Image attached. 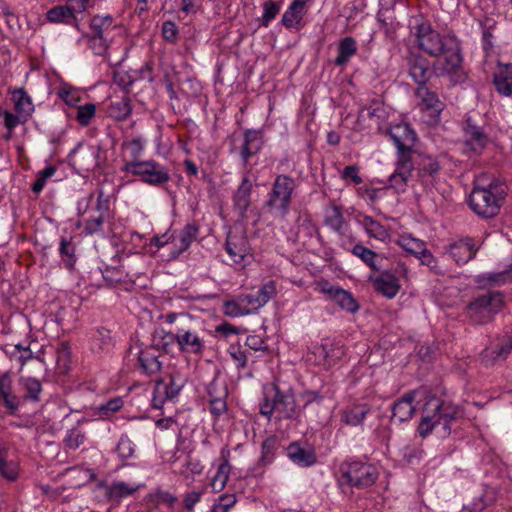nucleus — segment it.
Returning a JSON list of instances; mask_svg holds the SVG:
<instances>
[{"label": "nucleus", "mask_w": 512, "mask_h": 512, "mask_svg": "<svg viewBox=\"0 0 512 512\" xmlns=\"http://www.w3.org/2000/svg\"><path fill=\"white\" fill-rule=\"evenodd\" d=\"M415 38L420 50L437 58L431 69L430 61L419 52L410 51L404 58L408 75L419 86H425L433 73L438 77H449L454 84L461 83L466 74L463 69V54L460 40L455 34H440L427 21L415 27Z\"/></svg>", "instance_id": "nucleus-1"}, {"label": "nucleus", "mask_w": 512, "mask_h": 512, "mask_svg": "<svg viewBox=\"0 0 512 512\" xmlns=\"http://www.w3.org/2000/svg\"><path fill=\"white\" fill-rule=\"evenodd\" d=\"M505 197L504 184L492 180L487 185H481L477 180L469 195L468 205L478 217L491 219L500 213Z\"/></svg>", "instance_id": "nucleus-2"}, {"label": "nucleus", "mask_w": 512, "mask_h": 512, "mask_svg": "<svg viewBox=\"0 0 512 512\" xmlns=\"http://www.w3.org/2000/svg\"><path fill=\"white\" fill-rule=\"evenodd\" d=\"M176 343L182 353L202 356L208 332L203 323L190 315H181L176 324Z\"/></svg>", "instance_id": "nucleus-3"}, {"label": "nucleus", "mask_w": 512, "mask_h": 512, "mask_svg": "<svg viewBox=\"0 0 512 512\" xmlns=\"http://www.w3.org/2000/svg\"><path fill=\"white\" fill-rule=\"evenodd\" d=\"M504 306L500 291H487L474 297L465 307L464 315L472 325H485L494 320Z\"/></svg>", "instance_id": "nucleus-4"}, {"label": "nucleus", "mask_w": 512, "mask_h": 512, "mask_svg": "<svg viewBox=\"0 0 512 512\" xmlns=\"http://www.w3.org/2000/svg\"><path fill=\"white\" fill-rule=\"evenodd\" d=\"M274 395L270 399L264 396L263 402L260 404V414L270 417L274 412L279 418L294 419L300 415L301 409L296 404L295 395L292 389L281 390L277 384L272 386Z\"/></svg>", "instance_id": "nucleus-5"}, {"label": "nucleus", "mask_w": 512, "mask_h": 512, "mask_svg": "<svg viewBox=\"0 0 512 512\" xmlns=\"http://www.w3.org/2000/svg\"><path fill=\"white\" fill-rule=\"evenodd\" d=\"M121 171L138 177L141 182L150 186L160 187L170 181L168 167L153 159L125 162Z\"/></svg>", "instance_id": "nucleus-6"}, {"label": "nucleus", "mask_w": 512, "mask_h": 512, "mask_svg": "<svg viewBox=\"0 0 512 512\" xmlns=\"http://www.w3.org/2000/svg\"><path fill=\"white\" fill-rule=\"evenodd\" d=\"M341 479L352 488L365 489L372 486L377 478V468L362 461H346L340 466Z\"/></svg>", "instance_id": "nucleus-7"}, {"label": "nucleus", "mask_w": 512, "mask_h": 512, "mask_svg": "<svg viewBox=\"0 0 512 512\" xmlns=\"http://www.w3.org/2000/svg\"><path fill=\"white\" fill-rule=\"evenodd\" d=\"M295 188L294 178L284 174L278 175L272 184L271 191L268 193L266 206L270 210L277 211L281 218H285L289 212Z\"/></svg>", "instance_id": "nucleus-8"}, {"label": "nucleus", "mask_w": 512, "mask_h": 512, "mask_svg": "<svg viewBox=\"0 0 512 512\" xmlns=\"http://www.w3.org/2000/svg\"><path fill=\"white\" fill-rule=\"evenodd\" d=\"M112 218L109 197L105 196L103 191H99L93 212L84 222L83 233L103 234L105 223L110 222Z\"/></svg>", "instance_id": "nucleus-9"}, {"label": "nucleus", "mask_w": 512, "mask_h": 512, "mask_svg": "<svg viewBox=\"0 0 512 512\" xmlns=\"http://www.w3.org/2000/svg\"><path fill=\"white\" fill-rule=\"evenodd\" d=\"M464 131V144L467 149L476 155H480L489 143V137L485 133L483 127L475 124L471 117L465 121Z\"/></svg>", "instance_id": "nucleus-10"}, {"label": "nucleus", "mask_w": 512, "mask_h": 512, "mask_svg": "<svg viewBox=\"0 0 512 512\" xmlns=\"http://www.w3.org/2000/svg\"><path fill=\"white\" fill-rule=\"evenodd\" d=\"M438 404L440 407L434 411L437 420L439 422L440 431H438L440 437H447L451 433V424L453 421L464 417L463 410L452 403L443 402L438 398Z\"/></svg>", "instance_id": "nucleus-11"}, {"label": "nucleus", "mask_w": 512, "mask_h": 512, "mask_svg": "<svg viewBox=\"0 0 512 512\" xmlns=\"http://www.w3.org/2000/svg\"><path fill=\"white\" fill-rule=\"evenodd\" d=\"M388 135L394 142L397 153H413L412 148L417 140V135L408 123L391 126Z\"/></svg>", "instance_id": "nucleus-12"}, {"label": "nucleus", "mask_w": 512, "mask_h": 512, "mask_svg": "<svg viewBox=\"0 0 512 512\" xmlns=\"http://www.w3.org/2000/svg\"><path fill=\"white\" fill-rule=\"evenodd\" d=\"M287 457L297 466L307 468L317 462L315 449L307 442L294 441L286 447Z\"/></svg>", "instance_id": "nucleus-13"}, {"label": "nucleus", "mask_w": 512, "mask_h": 512, "mask_svg": "<svg viewBox=\"0 0 512 512\" xmlns=\"http://www.w3.org/2000/svg\"><path fill=\"white\" fill-rule=\"evenodd\" d=\"M416 97L420 100V108L422 111L428 112L431 116V123L436 124L439 121L441 112L445 105L439 99L437 93L431 91L427 85L419 86L415 90Z\"/></svg>", "instance_id": "nucleus-14"}, {"label": "nucleus", "mask_w": 512, "mask_h": 512, "mask_svg": "<svg viewBox=\"0 0 512 512\" xmlns=\"http://www.w3.org/2000/svg\"><path fill=\"white\" fill-rule=\"evenodd\" d=\"M415 170L423 185H433L441 170L436 157L428 154H419L415 160Z\"/></svg>", "instance_id": "nucleus-15"}, {"label": "nucleus", "mask_w": 512, "mask_h": 512, "mask_svg": "<svg viewBox=\"0 0 512 512\" xmlns=\"http://www.w3.org/2000/svg\"><path fill=\"white\" fill-rule=\"evenodd\" d=\"M225 250L233 262L240 264L250 252V245L243 232L229 231L225 242Z\"/></svg>", "instance_id": "nucleus-16"}, {"label": "nucleus", "mask_w": 512, "mask_h": 512, "mask_svg": "<svg viewBox=\"0 0 512 512\" xmlns=\"http://www.w3.org/2000/svg\"><path fill=\"white\" fill-rule=\"evenodd\" d=\"M478 251L472 238L460 239L445 247V252L457 265H463L472 260Z\"/></svg>", "instance_id": "nucleus-17"}, {"label": "nucleus", "mask_w": 512, "mask_h": 512, "mask_svg": "<svg viewBox=\"0 0 512 512\" xmlns=\"http://www.w3.org/2000/svg\"><path fill=\"white\" fill-rule=\"evenodd\" d=\"M264 144L263 131L260 129H246L243 132V142L239 154L243 165L247 166L249 159L260 152Z\"/></svg>", "instance_id": "nucleus-18"}, {"label": "nucleus", "mask_w": 512, "mask_h": 512, "mask_svg": "<svg viewBox=\"0 0 512 512\" xmlns=\"http://www.w3.org/2000/svg\"><path fill=\"white\" fill-rule=\"evenodd\" d=\"M313 353L318 358L319 364L330 368L342 358L344 350L339 343L324 339L321 344L314 347Z\"/></svg>", "instance_id": "nucleus-19"}, {"label": "nucleus", "mask_w": 512, "mask_h": 512, "mask_svg": "<svg viewBox=\"0 0 512 512\" xmlns=\"http://www.w3.org/2000/svg\"><path fill=\"white\" fill-rule=\"evenodd\" d=\"M276 293L275 283L269 281L262 285L255 293L241 294L240 301L244 308L249 309L250 313L263 307Z\"/></svg>", "instance_id": "nucleus-20"}, {"label": "nucleus", "mask_w": 512, "mask_h": 512, "mask_svg": "<svg viewBox=\"0 0 512 512\" xmlns=\"http://www.w3.org/2000/svg\"><path fill=\"white\" fill-rule=\"evenodd\" d=\"M415 395V391L407 392L393 403L391 407V423L401 424L412 419L415 413V406L413 405Z\"/></svg>", "instance_id": "nucleus-21"}, {"label": "nucleus", "mask_w": 512, "mask_h": 512, "mask_svg": "<svg viewBox=\"0 0 512 512\" xmlns=\"http://www.w3.org/2000/svg\"><path fill=\"white\" fill-rule=\"evenodd\" d=\"M439 407L438 398L435 396L430 397L425 402L422 409V418L417 429L420 437H427L434 429L440 430L439 422L434 413Z\"/></svg>", "instance_id": "nucleus-22"}, {"label": "nucleus", "mask_w": 512, "mask_h": 512, "mask_svg": "<svg viewBox=\"0 0 512 512\" xmlns=\"http://www.w3.org/2000/svg\"><path fill=\"white\" fill-rule=\"evenodd\" d=\"M252 188L253 184L247 173L243 176L240 185L232 197L234 208L241 218L246 217L247 210L251 204Z\"/></svg>", "instance_id": "nucleus-23"}, {"label": "nucleus", "mask_w": 512, "mask_h": 512, "mask_svg": "<svg viewBox=\"0 0 512 512\" xmlns=\"http://www.w3.org/2000/svg\"><path fill=\"white\" fill-rule=\"evenodd\" d=\"M322 291L327 294L342 310L349 313H356L359 310V304L353 295L338 286L323 287Z\"/></svg>", "instance_id": "nucleus-24"}, {"label": "nucleus", "mask_w": 512, "mask_h": 512, "mask_svg": "<svg viewBox=\"0 0 512 512\" xmlns=\"http://www.w3.org/2000/svg\"><path fill=\"white\" fill-rule=\"evenodd\" d=\"M512 351V336H508L494 346L485 348L482 353V361L485 365H493L505 360Z\"/></svg>", "instance_id": "nucleus-25"}, {"label": "nucleus", "mask_w": 512, "mask_h": 512, "mask_svg": "<svg viewBox=\"0 0 512 512\" xmlns=\"http://www.w3.org/2000/svg\"><path fill=\"white\" fill-rule=\"evenodd\" d=\"M374 286L378 293L382 294L388 299L394 298L398 294L401 287L398 279L389 271L381 272L374 279Z\"/></svg>", "instance_id": "nucleus-26"}, {"label": "nucleus", "mask_w": 512, "mask_h": 512, "mask_svg": "<svg viewBox=\"0 0 512 512\" xmlns=\"http://www.w3.org/2000/svg\"><path fill=\"white\" fill-rule=\"evenodd\" d=\"M159 357L160 353L151 346L141 350L138 355V362L142 372L147 375L158 373L162 367Z\"/></svg>", "instance_id": "nucleus-27"}, {"label": "nucleus", "mask_w": 512, "mask_h": 512, "mask_svg": "<svg viewBox=\"0 0 512 512\" xmlns=\"http://www.w3.org/2000/svg\"><path fill=\"white\" fill-rule=\"evenodd\" d=\"M358 46L356 40L352 36H346L338 42L337 57L333 63L337 67H345L353 56L357 54Z\"/></svg>", "instance_id": "nucleus-28"}, {"label": "nucleus", "mask_w": 512, "mask_h": 512, "mask_svg": "<svg viewBox=\"0 0 512 512\" xmlns=\"http://www.w3.org/2000/svg\"><path fill=\"white\" fill-rule=\"evenodd\" d=\"M493 83L499 94L512 96V65H500L494 73Z\"/></svg>", "instance_id": "nucleus-29"}, {"label": "nucleus", "mask_w": 512, "mask_h": 512, "mask_svg": "<svg viewBox=\"0 0 512 512\" xmlns=\"http://www.w3.org/2000/svg\"><path fill=\"white\" fill-rule=\"evenodd\" d=\"M370 411L371 408L366 403L353 404L342 411L341 422L349 426H358L362 424Z\"/></svg>", "instance_id": "nucleus-30"}, {"label": "nucleus", "mask_w": 512, "mask_h": 512, "mask_svg": "<svg viewBox=\"0 0 512 512\" xmlns=\"http://www.w3.org/2000/svg\"><path fill=\"white\" fill-rule=\"evenodd\" d=\"M308 0H292L282 15L281 23L286 28H297L305 14V5Z\"/></svg>", "instance_id": "nucleus-31"}, {"label": "nucleus", "mask_w": 512, "mask_h": 512, "mask_svg": "<svg viewBox=\"0 0 512 512\" xmlns=\"http://www.w3.org/2000/svg\"><path fill=\"white\" fill-rule=\"evenodd\" d=\"M295 236L298 240L311 239L315 234L320 237L318 227L313 223L307 212L299 213L295 224Z\"/></svg>", "instance_id": "nucleus-32"}, {"label": "nucleus", "mask_w": 512, "mask_h": 512, "mask_svg": "<svg viewBox=\"0 0 512 512\" xmlns=\"http://www.w3.org/2000/svg\"><path fill=\"white\" fill-rule=\"evenodd\" d=\"M115 27L116 25L114 24V19L112 16L95 15L90 21L91 33L89 35L96 37L101 36L111 40V34Z\"/></svg>", "instance_id": "nucleus-33"}, {"label": "nucleus", "mask_w": 512, "mask_h": 512, "mask_svg": "<svg viewBox=\"0 0 512 512\" xmlns=\"http://www.w3.org/2000/svg\"><path fill=\"white\" fill-rule=\"evenodd\" d=\"M12 100L16 111L22 115V123H26L34 111V105L30 96L23 88H17L12 92Z\"/></svg>", "instance_id": "nucleus-34"}, {"label": "nucleus", "mask_w": 512, "mask_h": 512, "mask_svg": "<svg viewBox=\"0 0 512 512\" xmlns=\"http://www.w3.org/2000/svg\"><path fill=\"white\" fill-rule=\"evenodd\" d=\"M199 235V225L193 221L186 224L179 234V244L177 251H171L173 257H178L181 253L186 251L190 245L197 239Z\"/></svg>", "instance_id": "nucleus-35"}, {"label": "nucleus", "mask_w": 512, "mask_h": 512, "mask_svg": "<svg viewBox=\"0 0 512 512\" xmlns=\"http://www.w3.org/2000/svg\"><path fill=\"white\" fill-rule=\"evenodd\" d=\"M139 489L138 485H132L123 481H114L106 488L105 496L109 500L119 501L132 495Z\"/></svg>", "instance_id": "nucleus-36"}, {"label": "nucleus", "mask_w": 512, "mask_h": 512, "mask_svg": "<svg viewBox=\"0 0 512 512\" xmlns=\"http://www.w3.org/2000/svg\"><path fill=\"white\" fill-rule=\"evenodd\" d=\"M280 447V440L276 436L267 437L261 445V456L259 463L263 466L271 464L276 456V452Z\"/></svg>", "instance_id": "nucleus-37"}, {"label": "nucleus", "mask_w": 512, "mask_h": 512, "mask_svg": "<svg viewBox=\"0 0 512 512\" xmlns=\"http://www.w3.org/2000/svg\"><path fill=\"white\" fill-rule=\"evenodd\" d=\"M59 254L65 268L73 270L76 264L75 245L72 239L61 237L59 243Z\"/></svg>", "instance_id": "nucleus-38"}, {"label": "nucleus", "mask_w": 512, "mask_h": 512, "mask_svg": "<svg viewBox=\"0 0 512 512\" xmlns=\"http://www.w3.org/2000/svg\"><path fill=\"white\" fill-rule=\"evenodd\" d=\"M497 499V492L492 487L485 488L483 494L479 497L478 502L465 506L464 509L469 512H482L485 508L493 505Z\"/></svg>", "instance_id": "nucleus-39"}, {"label": "nucleus", "mask_w": 512, "mask_h": 512, "mask_svg": "<svg viewBox=\"0 0 512 512\" xmlns=\"http://www.w3.org/2000/svg\"><path fill=\"white\" fill-rule=\"evenodd\" d=\"M361 225L370 237L380 241H385L389 238L388 231L385 227L370 216H365L361 221Z\"/></svg>", "instance_id": "nucleus-40"}, {"label": "nucleus", "mask_w": 512, "mask_h": 512, "mask_svg": "<svg viewBox=\"0 0 512 512\" xmlns=\"http://www.w3.org/2000/svg\"><path fill=\"white\" fill-rule=\"evenodd\" d=\"M174 343H176V330L174 332H165L161 330L160 332H155L153 334L151 347L158 352L163 350L167 353L170 351V346Z\"/></svg>", "instance_id": "nucleus-41"}, {"label": "nucleus", "mask_w": 512, "mask_h": 512, "mask_svg": "<svg viewBox=\"0 0 512 512\" xmlns=\"http://www.w3.org/2000/svg\"><path fill=\"white\" fill-rule=\"evenodd\" d=\"M229 456L230 451L228 449H222L221 451V458L222 463L218 467L217 473L213 478V485L219 486L221 489L225 486L230 473V464H229Z\"/></svg>", "instance_id": "nucleus-42"}, {"label": "nucleus", "mask_w": 512, "mask_h": 512, "mask_svg": "<svg viewBox=\"0 0 512 512\" xmlns=\"http://www.w3.org/2000/svg\"><path fill=\"white\" fill-rule=\"evenodd\" d=\"M131 112L132 108L130 99L127 97H123L119 101L112 102L108 109L109 116L118 121L125 120Z\"/></svg>", "instance_id": "nucleus-43"}, {"label": "nucleus", "mask_w": 512, "mask_h": 512, "mask_svg": "<svg viewBox=\"0 0 512 512\" xmlns=\"http://www.w3.org/2000/svg\"><path fill=\"white\" fill-rule=\"evenodd\" d=\"M113 346L110 330L100 328L96 331L92 338V348L98 352L109 351Z\"/></svg>", "instance_id": "nucleus-44"}, {"label": "nucleus", "mask_w": 512, "mask_h": 512, "mask_svg": "<svg viewBox=\"0 0 512 512\" xmlns=\"http://www.w3.org/2000/svg\"><path fill=\"white\" fill-rule=\"evenodd\" d=\"M46 18L51 23L71 24L74 21L71 10L66 5H58L51 8L47 11Z\"/></svg>", "instance_id": "nucleus-45"}, {"label": "nucleus", "mask_w": 512, "mask_h": 512, "mask_svg": "<svg viewBox=\"0 0 512 512\" xmlns=\"http://www.w3.org/2000/svg\"><path fill=\"white\" fill-rule=\"evenodd\" d=\"M182 388L181 384L176 383L175 379L170 376L169 382L161 379L156 382L155 385V393L156 394H164L166 399H174L179 394Z\"/></svg>", "instance_id": "nucleus-46"}, {"label": "nucleus", "mask_w": 512, "mask_h": 512, "mask_svg": "<svg viewBox=\"0 0 512 512\" xmlns=\"http://www.w3.org/2000/svg\"><path fill=\"white\" fill-rule=\"evenodd\" d=\"M324 224L335 232L341 233L344 218L341 209L338 206H332L326 210Z\"/></svg>", "instance_id": "nucleus-47"}, {"label": "nucleus", "mask_w": 512, "mask_h": 512, "mask_svg": "<svg viewBox=\"0 0 512 512\" xmlns=\"http://www.w3.org/2000/svg\"><path fill=\"white\" fill-rule=\"evenodd\" d=\"M415 169V160H412V153H397L395 173L410 179Z\"/></svg>", "instance_id": "nucleus-48"}, {"label": "nucleus", "mask_w": 512, "mask_h": 512, "mask_svg": "<svg viewBox=\"0 0 512 512\" xmlns=\"http://www.w3.org/2000/svg\"><path fill=\"white\" fill-rule=\"evenodd\" d=\"M209 394V405L210 412L215 416L219 417L223 415L227 411V403L226 396L227 392L224 389L221 395H215L213 392V388H211L208 392Z\"/></svg>", "instance_id": "nucleus-49"}, {"label": "nucleus", "mask_w": 512, "mask_h": 512, "mask_svg": "<svg viewBox=\"0 0 512 512\" xmlns=\"http://www.w3.org/2000/svg\"><path fill=\"white\" fill-rule=\"evenodd\" d=\"M352 253L355 256L359 257L372 270H380L375 261L378 255L373 250L361 244H356L352 249Z\"/></svg>", "instance_id": "nucleus-50"}, {"label": "nucleus", "mask_w": 512, "mask_h": 512, "mask_svg": "<svg viewBox=\"0 0 512 512\" xmlns=\"http://www.w3.org/2000/svg\"><path fill=\"white\" fill-rule=\"evenodd\" d=\"M86 439V433L78 427H74L66 432L63 442L66 448L76 450L85 443Z\"/></svg>", "instance_id": "nucleus-51"}, {"label": "nucleus", "mask_w": 512, "mask_h": 512, "mask_svg": "<svg viewBox=\"0 0 512 512\" xmlns=\"http://www.w3.org/2000/svg\"><path fill=\"white\" fill-rule=\"evenodd\" d=\"M223 313L229 317H240L250 314V310L244 308L243 303L240 301V296L234 300H226L223 304Z\"/></svg>", "instance_id": "nucleus-52"}, {"label": "nucleus", "mask_w": 512, "mask_h": 512, "mask_svg": "<svg viewBox=\"0 0 512 512\" xmlns=\"http://www.w3.org/2000/svg\"><path fill=\"white\" fill-rule=\"evenodd\" d=\"M398 243L406 252L415 256L416 258L421 252H423V249L426 247L423 241L410 236L401 237Z\"/></svg>", "instance_id": "nucleus-53"}, {"label": "nucleus", "mask_w": 512, "mask_h": 512, "mask_svg": "<svg viewBox=\"0 0 512 512\" xmlns=\"http://www.w3.org/2000/svg\"><path fill=\"white\" fill-rule=\"evenodd\" d=\"M25 395L24 399L39 402L40 394L42 392V385L40 381L34 377H29L24 381Z\"/></svg>", "instance_id": "nucleus-54"}, {"label": "nucleus", "mask_w": 512, "mask_h": 512, "mask_svg": "<svg viewBox=\"0 0 512 512\" xmlns=\"http://www.w3.org/2000/svg\"><path fill=\"white\" fill-rule=\"evenodd\" d=\"M84 38L87 39L89 48L94 52V54L103 56L108 51L110 46V39H106L105 37H96L93 35H85Z\"/></svg>", "instance_id": "nucleus-55"}, {"label": "nucleus", "mask_w": 512, "mask_h": 512, "mask_svg": "<svg viewBox=\"0 0 512 512\" xmlns=\"http://www.w3.org/2000/svg\"><path fill=\"white\" fill-rule=\"evenodd\" d=\"M123 407V400L120 397L109 399L106 403L101 404L97 410L100 418L107 419L113 413L119 411Z\"/></svg>", "instance_id": "nucleus-56"}, {"label": "nucleus", "mask_w": 512, "mask_h": 512, "mask_svg": "<svg viewBox=\"0 0 512 512\" xmlns=\"http://www.w3.org/2000/svg\"><path fill=\"white\" fill-rule=\"evenodd\" d=\"M281 10V4L272 0L263 3L262 25L268 27Z\"/></svg>", "instance_id": "nucleus-57"}, {"label": "nucleus", "mask_w": 512, "mask_h": 512, "mask_svg": "<svg viewBox=\"0 0 512 512\" xmlns=\"http://www.w3.org/2000/svg\"><path fill=\"white\" fill-rule=\"evenodd\" d=\"M130 149V160H125V162H142L141 155L144 150V141L141 137L133 138L128 143L124 144Z\"/></svg>", "instance_id": "nucleus-58"}, {"label": "nucleus", "mask_w": 512, "mask_h": 512, "mask_svg": "<svg viewBox=\"0 0 512 512\" xmlns=\"http://www.w3.org/2000/svg\"><path fill=\"white\" fill-rule=\"evenodd\" d=\"M95 113L96 106L92 103H86L78 107L75 118L82 126H87L95 116Z\"/></svg>", "instance_id": "nucleus-59"}, {"label": "nucleus", "mask_w": 512, "mask_h": 512, "mask_svg": "<svg viewBox=\"0 0 512 512\" xmlns=\"http://www.w3.org/2000/svg\"><path fill=\"white\" fill-rule=\"evenodd\" d=\"M228 353L236 362L238 369H244L247 366V355L239 343H233L228 348Z\"/></svg>", "instance_id": "nucleus-60"}, {"label": "nucleus", "mask_w": 512, "mask_h": 512, "mask_svg": "<svg viewBox=\"0 0 512 512\" xmlns=\"http://www.w3.org/2000/svg\"><path fill=\"white\" fill-rule=\"evenodd\" d=\"M116 452L120 458L128 459L133 456L135 452V445L126 435H123L119 439Z\"/></svg>", "instance_id": "nucleus-61"}, {"label": "nucleus", "mask_w": 512, "mask_h": 512, "mask_svg": "<svg viewBox=\"0 0 512 512\" xmlns=\"http://www.w3.org/2000/svg\"><path fill=\"white\" fill-rule=\"evenodd\" d=\"M359 170L360 168L358 165L346 166L341 172V177L344 180H351L355 185H359L363 182V179L359 175Z\"/></svg>", "instance_id": "nucleus-62"}, {"label": "nucleus", "mask_w": 512, "mask_h": 512, "mask_svg": "<svg viewBox=\"0 0 512 512\" xmlns=\"http://www.w3.org/2000/svg\"><path fill=\"white\" fill-rule=\"evenodd\" d=\"M162 35L170 43H176L178 39L177 25L172 21H165L162 24Z\"/></svg>", "instance_id": "nucleus-63"}, {"label": "nucleus", "mask_w": 512, "mask_h": 512, "mask_svg": "<svg viewBox=\"0 0 512 512\" xmlns=\"http://www.w3.org/2000/svg\"><path fill=\"white\" fill-rule=\"evenodd\" d=\"M409 179L405 176L393 173L389 177V186L393 188L397 193L406 191Z\"/></svg>", "instance_id": "nucleus-64"}]
</instances>
